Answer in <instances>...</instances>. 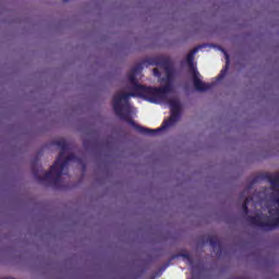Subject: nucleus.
<instances>
[{"mask_svg":"<svg viewBox=\"0 0 279 279\" xmlns=\"http://www.w3.org/2000/svg\"><path fill=\"white\" fill-rule=\"evenodd\" d=\"M64 1H69V0H64Z\"/></svg>","mask_w":279,"mask_h":279,"instance_id":"0eeeda50","label":"nucleus"},{"mask_svg":"<svg viewBox=\"0 0 279 279\" xmlns=\"http://www.w3.org/2000/svg\"><path fill=\"white\" fill-rule=\"evenodd\" d=\"M268 182H270L271 194L265 197L270 199L268 207L269 217L257 215L247 218L251 226H256L262 228V230H275V228L279 227V174H268Z\"/></svg>","mask_w":279,"mask_h":279,"instance_id":"f03ea898","label":"nucleus"},{"mask_svg":"<svg viewBox=\"0 0 279 279\" xmlns=\"http://www.w3.org/2000/svg\"><path fill=\"white\" fill-rule=\"evenodd\" d=\"M157 68L153 70L155 77H160L162 73L166 75V86L159 88L146 87L136 81V75L143 71L141 65H135L129 73V82L131 85V93H126L125 89L119 90L113 96V110L117 117H120L123 121H128L130 125H134V121L130 120V97H146L150 99L154 104H167L170 107V119L165 120L159 129L151 130L143 126L135 125L137 132L141 134H149L154 136L161 132V130H167L171 125L178 123L180 120V112L182 111V102L180 98L171 96V78L173 77V64L171 60L167 57H158L155 61L150 62Z\"/></svg>","mask_w":279,"mask_h":279,"instance_id":"f257e3e1","label":"nucleus"},{"mask_svg":"<svg viewBox=\"0 0 279 279\" xmlns=\"http://www.w3.org/2000/svg\"><path fill=\"white\" fill-rule=\"evenodd\" d=\"M251 202H254V198L253 197H246L243 205H242V208L244 210V213L247 215V205L251 203Z\"/></svg>","mask_w":279,"mask_h":279,"instance_id":"39448f33","label":"nucleus"},{"mask_svg":"<svg viewBox=\"0 0 279 279\" xmlns=\"http://www.w3.org/2000/svg\"><path fill=\"white\" fill-rule=\"evenodd\" d=\"M56 145L59 147V149H61V153L54 165L50 168V171L39 180L41 182H48V184H53L54 186H60V178H62V175H66V167H69V162L75 160V155H70L69 157L64 156L68 149L66 141L58 140Z\"/></svg>","mask_w":279,"mask_h":279,"instance_id":"7ed1b4c3","label":"nucleus"},{"mask_svg":"<svg viewBox=\"0 0 279 279\" xmlns=\"http://www.w3.org/2000/svg\"><path fill=\"white\" fill-rule=\"evenodd\" d=\"M225 58H226V60H227V66H228V64H229V62H230V57L228 56V52H225Z\"/></svg>","mask_w":279,"mask_h":279,"instance_id":"423d86ee","label":"nucleus"},{"mask_svg":"<svg viewBox=\"0 0 279 279\" xmlns=\"http://www.w3.org/2000/svg\"><path fill=\"white\" fill-rule=\"evenodd\" d=\"M197 48L191 50V52L186 57V64L193 77L194 88H196V90H198L199 93H204L206 90H210V87L215 86V83H204L202 81V74H199V71H197V68L193 63V60L195 59V53H197Z\"/></svg>","mask_w":279,"mask_h":279,"instance_id":"20e7f679","label":"nucleus"}]
</instances>
